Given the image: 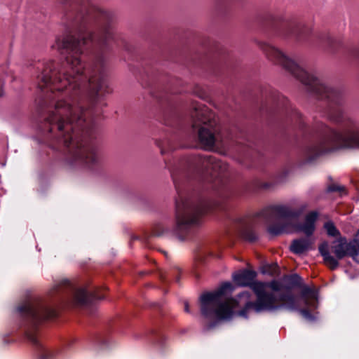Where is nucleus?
Returning <instances> with one entry per match:
<instances>
[{
    "label": "nucleus",
    "mask_w": 359,
    "mask_h": 359,
    "mask_svg": "<svg viewBox=\"0 0 359 359\" xmlns=\"http://www.w3.org/2000/svg\"><path fill=\"white\" fill-rule=\"evenodd\" d=\"M194 166L199 171H205L212 176L219 175L228 170V165L212 156H197L192 161Z\"/></svg>",
    "instance_id": "11"
},
{
    "label": "nucleus",
    "mask_w": 359,
    "mask_h": 359,
    "mask_svg": "<svg viewBox=\"0 0 359 359\" xmlns=\"http://www.w3.org/2000/svg\"><path fill=\"white\" fill-rule=\"evenodd\" d=\"M19 314L27 321L26 335L34 345L39 346L36 336L38 325L46 319L55 316V311L46 301L39 299H29L17 307Z\"/></svg>",
    "instance_id": "7"
},
{
    "label": "nucleus",
    "mask_w": 359,
    "mask_h": 359,
    "mask_svg": "<svg viewBox=\"0 0 359 359\" xmlns=\"http://www.w3.org/2000/svg\"><path fill=\"white\" fill-rule=\"evenodd\" d=\"M260 48L266 57L277 65H281L286 71L294 76L307 90L320 99H326L330 102L327 118L332 122H344L343 133L336 131L320 123L313 130L316 140L310 142L305 148L304 155L310 161L321 155L339 149H359V121L344 117L340 107L344 100L341 93L328 87L321 80L305 71L299 65L288 57L280 50L267 42H261Z\"/></svg>",
    "instance_id": "2"
},
{
    "label": "nucleus",
    "mask_w": 359,
    "mask_h": 359,
    "mask_svg": "<svg viewBox=\"0 0 359 359\" xmlns=\"http://www.w3.org/2000/svg\"><path fill=\"white\" fill-rule=\"evenodd\" d=\"M114 39L109 15L95 7L76 15L66 32L56 37L53 49L66 55V66L56 69L53 61L38 67V88L50 93L54 109L47 121L50 133L57 130L58 141L68 149V163L72 167L91 169L98 165L97 149L83 140L87 133L90 110L104 86L103 61L86 67L81 60L83 47L89 44L104 50Z\"/></svg>",
    "instance_id": "1"
},
{
    "label": "nucleus",
    "mask_w": 359,
    "mask_h": 359,
    "mask_svg": "<svg viewBox=\"0 0 359 359\" xmlns=\"http://www.w3.org/2000/svg\"><path fill=\"white\" fill-rule=\"evenodd\" d=\"M306 207V205L304 204L301 205L299 210H296L284 204L267 206L253 215L239 219L241 234L245 240L255 241L257 236L253 228L260 222L269 223L274 220H278V222L270 225L267 229L271 235L292 233L297 229V218Z\"/></svg>",
    "instance_id": "4"
},
{
    "label": "nucleus",
    "mask_w": 359,
    "mask_h": 359,
    "mask_svg": "<svg viewBox=\"0 0 359 359\" xmlns=\"http://www.w3.org/2000/svg\"><path fill=\"white\" fill-rule=\"evenodd\" d=\"M294 297L299 304L297 311H299L306 320H314L316 318L310 313V310L316 309L318 307V294L316 291L309 287H304L299 297L294 295Z\"/></svg>",
    "instance_id": "10"
},
{
    "label": "nucleus",
    "mask_w": 359,
    "mask_h": 359,
    "mask_svg": "<svg viewBox=\"0 0 359 359\" xmlns=\"http://www.w3.org/2000/svg\"><path fill=\"white\" fill-rule=\"evenodd\" d=\"M304 25L297 21H292L285 25V30L287 34H292L299 36L301 34L302 29Z\"/></svg>",
    "instance_id": "15"
},
{
    "label": "nucleus",
    "mask_w": 359,
    "mask_h": 359,
    "mask_svg": "<svg viewBox=\"0 0 359 359\" xmlns=\"http://www.w3.org/2000/svg\"><path fill=\"white\" fill-rule=\"evenodd\" d=\"M195 93L197 95V96H198L201 98H204V97H205V94H204L203 92H202V93H196V92H195Z\"/></svg>",
    "instance_id": "21"
},
{
    "label": "nucleus",
    "mask_w": 359,
    "mask_h": 359,
    "mask_svg": "<svg viewBox=\"0 0 359 359\" xmlns=\"http://www.w3.org/2000/svg\"><path fill=\"white\" fill-rule=\"evenodd\" d=\"M212 326H213V325H212V324H210V325H209L210 328V327H212Z\"/></svg>",
    "instance_id": "22"
},
{
    "label": "nucleus",
    "mask_w": 359,
    "mask_h": 359,
    "mask_svg": "<svg viewBox=\"0 0 359 359\" xmlns=\"http://www.w3.org/2000/svg\"><path fill=\"white\" fill-rule=\"evenodd\" d=\"M1 95H2V94L1 93V94H0V96H1Z\"/></svg>",
    "instance_id": "23"
},
{
    "label": "nucleus",
    "mask_w": 359,
    "mask_h": 359,
    "mask_svg": "<svg viewBox=\"0 0 359 359\" xmlns=\"http://www.w3.org/2000/svg\"><path fill=\"white\" fill-rule=\"evenodd\" d=\"M42 359H47V358H42Z\"/></svg>",
    "instance_id": "24"
},
{
    "label": "nucleus",
    "mask_w": 359,
    "mask_h": 359,
    "mask_svg": "<svg viewBox=\"0 0 359 359\" xmlns=\"http://www.w3.org/2000/svg\"><path fill=\"white\" fill-rule=\"evenodd\" d=\"M257 276L256 272L250 270H243L233 275L234 282L238 286H250Z\"/></svg>",
    "instance_id": "12"
},
{
    "label": "nucleus",
    "mask_w": 359,
    "mask_h": 359,
    "mask_svg": "<svg viewBox=\"0 0 359 359\" xmlns=\"http://www.w3.org/2000/svg\"><path fill=\"white\" fill-rule=\"evenodd\" d=\"M271 288H272L273 290H276H276H279V288H278V287L277 283H275V282L271 283Z\"/></svg>",
    "instance_id": "18"
},
{
    "label": "nucleus",
    "mask_w": 359,
    "mask_h": 359,
    "mask_svg": "<svg viewBox=\"0 0 359 359\" xmlns=\"http://www.w3.org/2000/svg\"><path fill=\"white\" fill-rule=\"evenodd\" d=\"M324 228L326 230L327 235L330 236L337 237L340 235V232L332 222H326L324 224Z\"/></svg>",
    "instance_id": "16"
},
{
    "label": "nucleus",
    "mask_w": 359,
    "mask_h": 359,
    "mask_svg": "<svg viewBox=\"0 0 359 359\" xmlns=\"http://www.w3.org/2000/svg\"><path fill=\"white\" fill-rule=\"evenodd\" d=\"M318 214L316 211H312L306 215L304 224L298 227V230L302 231L306 236L313 234L315 230V222L317 220Z\"/></svg>",
    "instance_id": "14"
},
{
    "label": "nucleus",
    "mask_w": 359,
    "mask_h": 359,
    "mask_svg": "<svg viewBox=\"0 0 359 359\" xmlns=\"http://www.w3.org/2000/svg\"><path fill=\"white\" fill-rule=\"evenodd\" d=\"M250 286L257 296L255 302L251 301L249 292H241L235 298L224 300L226 293H231L234 290V287L229 282L224 283L214 292L201 294V314L206 318L215 317L219 320H228L234 315V309H239V316L248 318L252 312L259 313L280 309L294 311L299 307L297 299L290 290L276 298L273 294L265 291V285L263 283L253 280Z\"/></svg>",
    "instance_id": "3"
},
{
    "label": "nucleus",
    "mask_w": 359,
    "mask_h": 359,
    "mask_svg": "<svg viewBox=\"0 0 359 359\" xmlns=\"http://www.w3.org/2000/svg\"><path fill=\"white\" fill-rule=\"evenodd\" d=\"M184 311L187 313H190V310H189V304H188L187 302H184Z\"/></svg>",
    "instance_id": "20"
},
{
    "label": "nucleus",
    "mask_w": 359,
    "mask_h": 359,
    "mask_svg": "<svg viewBox=\"0 0 359 359\" xmlns=\"http://www.w3.org/2000/svg\"><path fill=\"white\" fill-rule=\"evenodd\" d=\"M355 243H356L358 246H359V230L358 231L355 236Z\"/></svg>",
    "instance_id": "19"
},
{
    "label": "nucleus",
    "mask_w": 359,
    "mask_h": 359,
    "mask_svg": "<svg viewBox=\"0 0 359 359\" xmlns=\"http://www.w3.org/2000/svg\"><path fill=\"white\" fill-rule=\"evenodd\" d=\"M312 248V241L310 238H299L292 241L290 250L294 254L301 255Z\"/></svg>",
    "instance_id": "13"
},
{
    "label": "nucleus",
    "mask_w": 359,
    "mask_h": 359,
    "mask_svg": "<svg viewBox=\"0 0 359 359\" xmlns=\"http://www.w3.org/2000/svg\"><path fill=\"white\" fill-rule=\"evenodd\" d=\"M192 127L198 130V140L203 148L210 150L215 144H223L226 137L217 124L215 114L208 107L198 102L192 104Z\"/></svg>",
    "instance_id": "5"
},
{
    "label": "nucleus",
    "mask_w": 359,
    "mask_h": 359,
    "mask_svg": "<svg viewBox=\"0 0 359 359\" xmlns=\"http://www.w3.org/2000/svg\"><path fill=\"white\" fill-rule=\"evenodd\" d=\"M54 293L65 294L67 302L75 306H86L95 300L104 298L96 292L88 294L86 289H76L67 279H62L54 283L50 294L53 295Z\"/></svg>",
    "instance_id": "9"
},
{
    "label": "nucleus",
    "mask_w": 359,
    "mask_h": 359,
    "mask_svg": "<svg viewBox=\"0 0 359 359\" xmlns=\"http://www.w3.org/2000/svg\"><path fill=\"white\" fill-rule=\"evenodd\" d=\"M327 191L328 192H334V191L342 192V191H344V187L337 185V184H332L327 187Z\"/></svg>",
    "instance_id": "17"
},
{
    "label": "nucleus",
    "mask_w": 359,
    "mask_h": 359,
    "mask_svg": "<svg viewBox=\"0 0 359 359\" xmlns=\"http://www.w3.org/2000/svg\"><path fill=\"white\" fill-rule=\"evenodd\" d=\"M324 262L331 269H336L339 262L337 259H341L346 255H350L356 262L359 263V246L355 243V238L347 243L346 238L340 237L333 242L332 245V252L336 258L330 255L328 243L325 242L318 248Z\"/></svg>",
    "instance_id": "8"
},
{
    "label": "nucleus",
    "mask_w": 359,
    "mask_h": 359,
    "mask_svg": "<svg viewBox=\"0 0 359 359\" xmlns=\"http://www.w3.org/2000/svg\"><path fill=\"white\" fill-rule=\"evenodd\" d=\"M178 196L175 201L176 231L184 233L201 224L202 216L207 209L203 202H195L181 193L174 181Z\"/></svg>",
    "instance_id": "6"
}]
</instances>
